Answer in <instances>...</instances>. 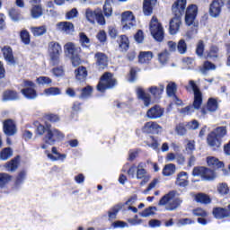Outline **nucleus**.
Segmentation results:
<instances>
[{
    "instance_id": "1",
    "label": "nucleus",
    "mask_w": 230,
    "mask_h": 230,
    "mask_svg": "<svg viewBox=\"0 0 230 230\" xmlns=\"http://www.w3.org/2000/svg\"><path fill=\"white\" fill-rule=\"evenodd\" d=\"M36 132L39 136H44V132H46V135L43 137V141L45 144L41 146V148H43V150H46V148H48V145H53L54 143H56L57 139H64V134L58 129H51L50 125L47 124L46 128L42 124L36 122Z\"/></svg>"
},
{
    "instance_id": "2",
    "label": "nucleus",
    "mask_w": 230,
    "mask_h": 230,
    "mask_svg": "<svg viewBox=\"0 0 230 230\" xmlns=\"http://www.w3.org/2000/svg\"><path fill=\"white\" fill-rule=\"evenodd\" d=\"M190 88L192 89L194 93V101L192 105L187 106L180 110V114H183V116L193 114V112H195V110L199 111L200 107H202V92H200V88H199L197 83H195V81L193 80L189 81V86H187L186 89L189 90Z\"/></svg>"
},
{
    "instance_id": "3",
    "label": "nucleus",
    "mask_w": 230,
    "mask_h": 230,
    "mask_svg": "<svg viewBox=\"0 0 230 230\" xmlns=\"http://www.w3.org/2000/svg\"><path fill=\"white\" fill-rule=\"evenodd\" d=\"M176 193L175 190H172L165 194L159 200L158 206H164L166 211H175L182 204V199L175 198Z\"/></svg>"
},
{
    "instance_id": "4",
    "label": "nucleus",
    "mask_w": 230,
    "mask_h": 230,
    "mask_svg": "<svg viewBox=\"0 0 230 230\" xmlns=\"http://www.w3.org/2000/svg\"><path fill=\"white\" fill-rule=\"evenodd\" d=\"M84 17L91 24H96L97 22L101 26H105V17L103 16V12L100 8L94 10L86 8Z\"/></svg>"
},
{
    "instance_id": "5",
    "label": "nucleus",
    "mask_w": 230,
    "mask_h": 230,
    "mask_svg": "<svg viewBox=\"0 0 230 230\" xmlns=\"http://www.w3.org/2000/svg\"><path fill=\"white\" fill-rule=\"evenodd\" d=\"M49 53L50 57V64L58 66L60 64V55L62 54V47L60 43L52 41L49 43Z\"/></svg>"
},
{
    "instance_id": "6",
    "label": "nucleus",
    "mask_w": 230,
    "mask_h": 230,
    "mask_svg": "<svg viewBox=\"0 0 230 230\" xmlns=\"http://www.w3.org/2000/svg\"><path fill=\"white\" fill-rule=\"evenodd\" d=\"M150 32L155 40L157 42H163V39H164V30L163 29V25L159 23L155 17H153L151 20Z\"/></svg>"
},
{
    "instance_id": "7",
    "label": "nucleus",
    "mask_w": 230,
    "mask_h": 230,
    "mask_svg": "<svg viewBox=\"0 0 230 230\" xmlns=\"http://www.w3.org/2000/svg\"><path fill=\"white\" fill-rule=\"evenodd\" d=\"M116 85V79L111 73H105L97 85V90L100 93H105L106 89H112Z\"/></svg>"
},
{
    "instance_id": "8",
    "label": "nucleus",
    "mask_w": 230,
    "mask_h": 230,
    "mask_svg": "<svg viewBox=\"0 0 230 230\" xmlns=\"http://www.w3.org/2000/svg\"><path fill=\"white\" fill-rule=\"evenodd\" d=\"M22 87L21 90L22 94L28 100H35L37 98V91H35V83L30 80H23Z\"/></svg>"
},
{
    "instance_id": "9",
    "label": "nucleus",
    "mask_w": 230,
    "mask_h": 230,
    "mask_svg": "<svg viewBox=\"0 0 230 230\" xmlns=\"http://www.w3.org/2000/svg\"><path fill=\"white\" fill-rule=\"evenodd\" d=\"M197 13H199V7L196 4H190L188 6L185 13V22L188 26H191L197 19Z\"/></svg>"
},
{
    "instance_id": "10",
    "label": "nucleus",
    "mask_w": 230,
    "mask_h": 230,
    "mask_svg": "<svg viewBox=\"0 0 230 230\" xmlns=\"http://www.w3.org/2000/svg\"><path fill=\"white\" fill-rule=\"evenodd\" d=\"M226 4V0H214L210 4L209 7V15L210 17L217 18L222 13V8H224Z\"/></svg>"
},
{
    "instance_id": "11",
    "label": "nucleus",
    "mask_w": 230,
    "mask_h": 230,
    "mask_svg": "<svg viewBox=\"0 0 230 230\" xmlns=\"http://www.w3.org/2000/svg\"><path fill=\"white\" fill-rule=\"evenodd\" d=\"M122 26L123 30H130L132 26H136V18L130 11H127L122 13Z\"/></svg>"
},
{
    "instance_id": "12",
    "label": "nucleus",
    "mask_w": 230,
    "mask_h": 230,
    "mask_svg": "<svg viewBox=\"0 0 230 230\" xmlns=\"http://www.w3.org/2000/svg\"><path fill=\"white\" fill-rule=\"evenodd\" d=\"M56 30L66 35H71L75 33V25L71 22H60L56 24Z\"/></svg>"
},
{
    "instance_id": "13",
    "label": "nucleus",
    "mask_w": 230,
    "mask_h": 230,
    "mask_svg": "<svg viewBox=\"0 0 230 230\" xmlns=\"http://www.w3.org/2000/svg\"><path fill=\"white\" fill-rule=\"evenodd\" d=\"M163 116H164V110L159 105L153 106L146 112V117L149 118V119H159L163 118Z\"/></svg>"
},
{
    "instance_id": "14",
    "label": "nucleus",
    "mask_w": 230,
    "mask_h": 230,
    "mask_svg": "<svg viewBox=\"0 0 230 230\" xmlns=\"http://www.w3.org/2000/svg\"><path fill=\"white\" fill-rule=\"evenodd\" d=\"M172 13L176 17H182L186 10V0H177L172 7Z\"/></svg>"
},
{
    "instance_id": "15",
    "label": "nucleus",
    "mask_w": 230,
    "mask_h": 230,
    "mask_svg": "<svg viewBox=\"0 0 230 230\" xmlns=\"http://www.w3.org/2000/svg\"><path fill=\"white\" fill-rule=\"evenodd\" d=\"M142 130L146 134H159V132L163 130V127H161L157 122L149 121L144 125Z\"/></svg>"
},
{
    "instance_id": "16",
    "label": "nucleus",
    "mask_w": 230,
    "mask_h": 230,
    "mask_svg": "<svg viewBox=\"0 0 230 230\" xmlns=\"http://www.w3.org/2000/svg\"><path fill=\"white\" fill-rule=\"evenodd\" d=\"M4 134L5 136H15L17 134V126L12 119L4 121Z\"/></svg>"
},
{
    "instance_id": "17",
    "label": "nucleus",
    "mask_w": 230,
    "mask_h": 230,
    "mask_svg": "<svg viewBox=\"0 0 230 230\" xmlns=\"http://www.w3.org/2000/svg\"><path fill=\"white\" fill-rule=\"evenodd\" d=\"M181 16H174L169 23V32L171 35H177L181 24Z\"/></svg>"
},
{
    "instance_id": "18",
    "label": "nucleus",
    "mask_w": 230,
    "mask_h": 230,
    "mask_svg": "<svg viewBox=\"0 0 230 230\" xmlns=\"http://www.w3.org/2000/svg\"><path fill=\"white\" fill-rule=\"evenodd\" d=\"M3 56L8 66H15V58L13 57V51L10 47H4L2 49Z\"/></svg>"
},
{
    "instance_id": "19",
    "label": "nucleus",
    "mask_w": 230,
    "mask_h": 230,
    "mask_svg": "<svg viewBox=\"0 0 230 230\" xmlns=\"http://www.w3.org/2000/svg\"><path fill=\"white\" fill-rule=\"evenodd\" d=\"M20 99L19 93L15 90H5L2 93L3 102H15Z\"/></svg>"
},
{
    "instance_id": "20",
    "label": "nucleus",
    "mask_w": 230,
    "mask_h": 230,
    "mask_svg": "<svg viewBox=\"0 0 230 230\" xmlns=\"http://www.w3.org/2000/svg\"><path fill=\"white\" fill-rule=\"evenodd\" d=\"M137 95L138 100H142L145 107H148L150 105L152 102V97H150V94L146 93L143 88L141 87L137 88Z\"/></svg>"
},
{
    "instance_id": "21",
    "label": "nucleus",
    "mask_w": 230,
    "mask_h": 230,
    "mask_svg": "<svg viewBox=\"0 0 230 230\" xmlns=\"http://www.w3.org/2000/svg\"><path fill=\"white\" fill-rule=\"evenodd\" d=\"M96 58V65L99 66L100 69H105L108 66L109 58H107V55L97 52L95 54Z\"/></svg>"
},
{
    "instance_id": "22",
    "label": "nucleus",
    "mask_w": 230,
    "mask_h": 230,
    "mask_svg": "<svg viewBox=\"0 0 230 230\" xmlns=\"http://www.w3.org/2000/svg\"><path fill=\"white\" fill-rule=\"evenodd\" d=\"M207 141H208V146H211L213 150H218V148H220L222 145V142H220V140L218 139V137L215 136V133H210L208 136Z\"/></svg>"
},
{
    "instance_id": "23",
    "label": "nucleus",
    "mask_w": 230,
    "mask_h": 230,
    "mask_svg": "<svg viewBox=\"0 0 230 230\" xmlns=\"http://www.w3.org/2000/svg\"><path fill=\"white\" fill-rule=\"evenodd\" d=\"M64 49L70 57L80 55V52L82 51V49L73 42L66 43L64 46Z\"/></svg>"
},
{
    "instance_id": "24",
    "label": "nucleus",
    "mask_w": 230,
    "mask_h": 230,
    "mask_svg": "<svg viewBox=\"0 0 230 230\" xmlns=\"http://www.w3.org/2000/svg\"><path fill=\"white\" fill-rule=\"evenodd\" d=\"M119 48L120 51H128L130 46V41L128 40V37L126 35H120L118 40Z\"/></svg>"
},
{
    "instance_id": "25",
    "label": "nucleus",
    "mask_w": 230,
    "mask_h": 230,
    "mask_svg": "<svg viewBox=\"0 0 230 230\" xmlns=\"http://www.w3.org/2000/svg\"><path fill=\"white\" fill-rule=\"evenodd\" d=\"M176 184L177 186H181V188H186L188 185V172H180L177 176Z\"/></svg>"
},
{
    "instance_id": "26",
    "label": "nucleus",
    "mask_w": 230,
    "mask_h": 230,
    "mask_svg": "<svg viewBox=\"0 0 230 230\" xmlns=\"http://www.w3.org/2000/svg\"><path fill=\"white\" fill-rule=\"evenodd\" d=\"M152 58H154V54L152 53V51L140 52L138 56V61L140 62V64H148V62H150Z\"/></svg>"
},
{
    "instance_id": "27",
    "label": "nucleus",
    "mask_w": 230,
    "mask_h": 230,
    "mask_svg": "<svg viewBox=\"0 0 230 230\" xmlns=\"http://www.w3.org/2000/svg\"><path fill=\"white\" fill-rule=\"evenodd\" d=\"M213 215L216 218H227L229 217V210L223 208H216L213 210Z\"/></svg>"
},
{
    "instance_id": "28",
    "label": "nucleus",
    "mask_w": 230,
    "mask_h": 230,
    "mask_svg": "<svg viewBox=\"0 0 230 230\" xmlns=\"http://www.w3.org/2000/svg\"><path fill=\"white\" fill-rule=\"evenodd\" d=\"M75 78L79 82H84L85 78H87V68H85L84 66H79L75 70Z\"/></svg>"
},
{
    "instance_id": "29",
    "label": "nucleus",
    "mask_w": 230,
    "mask_h": 230,
    "mask_svg": "<svg viewBox=\"0 0 230 230\" xmlns=\"http://www.w3.org/2000/svg\"><path fill=\"white\" fill-rule=\"evenodd\" d=\"M19 159L20 157L16 156L15 158L5 164V169L7 170V172H15V170L19 168Z\"/></svg>"
},
{
    "instance_id": "30",
    "label": "nucleus",
    "mask_w": 230,
    "mask_h": 230,
    "mask_svg": "<svg viewBox=\"0 0 230 230\" xmlns=\"http://www.w3.org/2000/svg\"><path fill=\"white\" fill-rule=\"evenodd\" d=\"M207 163L208 166H213L214 168H223L224 163L220 162L217 158H215V156H210L207 158Z\"/></svg>"
},
{
    "instance_id": "31",
    "label": "nucleus",
    "mask_w": 230,
    "mask_h": 230,
    "mask_svg": "<svg viewBox=\"0 0 230 230\" xmlns=\"http://www.w3.org/2000/svg\"><path fill=\"white\" fill-rule=\"evenodd\" d=\"M52 154L48 153L47 155L49 157V159H50V161H58V159H66V155H60V153H58V151H57V147H52Z\"/></svg>"
},
{
    "instance_id": "32",
    "label": "nucleus",
    "mask_w": 230,
    "mask_h": 230,
    "mask_svg": "<svg viewBox=\"0 0 230 230\" xmlns=\"http://www.w3.org/2000/svg\"><path fill=\"white\" fill-rule=\"evenodd\" d=\"M149 93H151L153 94V96H155V98H159V96H161V94H163V92L164 91V85L160 84L159 87L157 86H151L148 89Z\"/></svg>"
},
{
    "instance_id": "33",
    "label": "nucleus",
    "mask_w": 230,
    "mask_h": 230,
    "mask_svg": "<svg viewBox=\"0 0 230 230\" xmlns=\"http://www.w3.org/2000/svg\"><path fill=\"white\" fill-rule=\"evenodd\" d=\"M207 109L208 112H216V111L218 110V102H217V99L215 98L208 99Z\"/></svg>"
},
{
    "instance_id": "34",
    "label": "nucleus",
    "mask_w": 230,
    "mask_h": 230,
    "mask_svg": "<svg viewBox=\"0 0 230 230\" xmlns=\"http://www.w3.org/2000/svg\"><path fill=\"white\" fill-rule=\"evenodd\" d=\"M175 173V164H168L163 169V175L164 177H170V175H173Z\"/></svg>"
},
{
    "instance_id": "35",
    "label": "nucleus",
    "mask_w": 230,
    "mask_h": 230,
    "mask_svg": "<svg viewBox=\"0 0 230 230\" xmlns=\"http://www.w3.org/2000/svg\"><path fill=\"white\" fill-rule=\"evenodd\" d=\"M12 155H13V151L10 147H5L0 152L1 161H7Z\"/></svg>"
},
{
    "instance_id": "36",
    "label": "nucleus",
    "mask_w": 230,
    "mask_h": 230,
    "mask_svg": "<svg viewBox=\"0 0 230 230\" xmlns=\"http://www.w3.org/2000/svg\"><path fill=\"white\" fill-rule=\"evenodd\" d=\"M215 179H217V173L215 171L205 167L203 181H214Z\"/></svg>"
},
{
    "instance_id": "37",
    "label": "nucleus",
    "mask_w": 230,
    "mask_h": 230,
    "mask_svg": "<svg viewBox=\"0 0 230 230\" xmlns=\"http://www.w3.org/2000/svg\"><path fill=\"white\" fill-rule=\"evenodd\" d=\"M91 96H93V87L88 85L82 89L79 98L81 100H87V98H91Z\"/></svg>"
},
{
    "instance_id": "38",
    "label": "nucleus",
    "mask_w": 230,
    "mask_h": 230,
    "mask_svg": "<svg viewBox=\"0 0 230 230\" xmlns=\"http://www.w3.org/2000/svg\"><path fill=\"white\" fill-rule=\"evenodd\" d=\"M79 42L83 48H89L91 46V40L84 32L79 33Z\"/></svg>"
},
{
    "instance_id": "39",
    "label": "nucleus",
    "mask_w": 230,
    "mask_h": 230,
    "mask_svg": "<svg viewBox=\"0 0 230 230\" xmlns=\"http://www.w3.org/2000/svg\"><path fill=\"white\" fill-rule=\"evenodd\" d=\"M112 0H106L103 6V13L106 17H111L112 15Z\"/></svg>"
},
{
    "instance_id": "40",
    "label": "nucleus",
    "mask_w": 230,
    "mask_h": 230,
    "mask_svg": "<svg viewBox=\"0 0 230 230\" xmlns=\"http://www.w3.org/2000/svg\"><path fill=\"white\" fill-rule=\"evenodd\" d=\"M176 48L180 55H185L186 51H188V44H186V40H180Z\"/></svg>"
},
{
    "instance_id": "41",
    "label": "nucleus",
    "mask_w": 230,
    "mask_h": 230,
    "mask_svg": "<svg viewBox=\"0 0 230 230\" xmlns=\"http://www.w3.org/2000/svg\"><path fill=\"white\" fill-rule=\"evenodd\" d=\"M12 181V176L5 172L0 173V188H4Z\"/></svg>"
},
{
    "instance_id": "42",
    "label": "nucleus",
    "mask_w": 230,
    "mask_h": 230,
    "mask_svg": "<svg viewBox=\"0 0 230 230\" xmlns=\"http://www.w3.org/2000/svg\"><path fill=\"white\" fill-rule=\"evenodd\" d=\"M215 69H217V66L215 64L210 61H205L203 64V68L200 69V72L203 75H206L207 71H215Z\"/></svg>"
},
{
    "instance_id": "43",
    "label": "nucleus",
    "mask_w": 230,
    "mask_h": 230,
    "mask_svg": "<svg viewBox=\"0 0 230 230\" xmlns=\"http://www.w3.org/2000/svg\"><path fill=\"white\" fill-rule=\"evenodd\" d=\"M31 15L32 19H39V17L42 16V7L34 5L31 10Z\"/></svg>"
},
{
    "instance_id": "44",
    "label": "nucleus",
    "mask_w": 230,
    "mask_h": 230,
    "mask_svg": "<svg viewBox=\"0 0 230 230\" xmlns=\"http://www.w3.org/2000/svg\"><path fill=\"white\" fill-rule=\"evenodd\" d=\"M146 170H145V164L139 163L137 167V179H145Z\"/></svg>"
},
{
    "instance_id": "45",
    "label": "nucleus",
    "mask_w": 230,
    "mask_h": 230,
    "mask_svg": "<svg viewBox=\"0 0 230 230\" xmlns=\"http://www.w3.org/2000/svg\"><path fill=\"white\" fill-rule=\"evenodd\" d=\"M196 202H200V204H209L211 202V199L209 197L204 193H199L195 196Z\"/></svg>"
},
{
    "instance_id": "46",
    "label": "nucleus",
    "mask_w": 230,
    "mask_h": 230,
    "mask_svg": "<svg viewBox=\"0 0 230 230\" xmlns=\"http://www.w3.org/2000/svg\"><path fill=\"white\" fill-rule=\"evenodd\" d=\"M122 208H123L122 204H118V205L114 206L111 208V210L109 212V218H111V220L116 219L118 213H119V210H121Z\"/></svg>"
},
{
    "instance_id": "47",
    "label": "nucleus",
    "mask_w": 230,
    "mask_h": 230,
    "mask_svg": "<svg viewBox=\"0 0 230 230\" xmlns=\"http://www.w3.org/2000/svg\"><path fill=\"white\" fill-rule=\"evenodd\" d=\"M31 32L33 33L34 37H40V35H44L48 31L46 26H40V27H32L31 28Z\"/></svg>"
},
{
    "instance_id": "48",
    "label": "nucleus",
    "mask_w": 230,
    "mask_h": 230,
    "mask_svg": "<svg viewBox=\"0 0 230 230\" xmlns=\"http://www.w3.org/2000/svg\"><path fill=\"white\" fill-rule=\"evenodd\" d=\"M44 93L47 94V96H58V94H61L62 92L58 87H50L45 89Z\"/></svg>"
},
{
    "instance_id": "49",
    "label": "nucleus",
    "mask_w": 230,
    "mask_h": 230,
    "mask_svg": "<svg viewBox=\"0 0 230 230\" xmlns=\"http://www.w3.org/2000/svg\"><path fill=\"white\" fill-rule=\"evenodd\" d=\"M212 134H215L216 137H224L226 134H227V128L222 126L218 127L214 131L211 132Z\"/></svg>"
},
{
    "instance_id": "50",
    "label": "nucleus",
    "mask_w": 230,
    "mask_h": 230,
    "mask_svg": "<svg viewBox=\"0 0 230 230\" xmlns=\"http://www.w3.org/2000/svg\"><path fill=\"white\" fill-rule=\"evenodd\" d=\"M218 47L212 46L209 51L207 52V58H218Z\"/></svg>"
},
{
    "instance_id": "51",
    "label": "nucleus",
    "mask_w": 230,
    "mask_h": 230,
    "mask_svg": "<svg viewBox=\"0 0 230 230\" xmlns=\"http://www.w3.org/2000/svg\"><path fill=\"white\" fill-rule=\"evenodd\" d=\"M143 12L145 15H152V12H153L152 2L148 0L144 1Z\"/></svg>"
},
{
    "instance_id": "52",
    "label": "nucleus",
    "mask_w": 230,
    "mask_h": 230,
    "mask_svg": "<svg viewBox=\"0 0 230 230\" xmlns=\"http://www.w3.org/2000/svg\"><path fill=\"white\" fill-rule=\"evenodd\" d=\"M155 211H157V208L155 207H149L141 213V217L144 218H146L148 217H152V215H155Z\"/></svg>"
},
{
    "instance_id": "53",
    "label": "nucleus",
    "mask_w": 230,
    "mask_h": 230,
    "mask_svg": "<svg viewBox=\"0 0 230 230\" xmlns=\"http://www.w3.org/2000/svg\"><path fill=\"white\" fill-rule=\"evenodd\" d=\"M166 93L169 96H175V93H177V84H175V83H169L166 87Z\"/></svg>"
},
{
    "instance_id": "54",
    "label": "nucleus",
    "mask_w": 230,
    "mask_h": 230,
    "mask_svg": "<svg viewBox=\"0 0 230 230\" xmlns=\"http://www.w3.org/2000/svg\"><path fill=\"white\" fill-rule=\"evenodd\" d=\"M9 15L13 21H21V11H19V9H11Z\"/></svg>"
},
{
    "instance_id": "55",
    "label": "nucleus",
    "mask_w": 230,
    "mask_h": 230,
    "mask_svg": "<svg viewBox=\"0 0 230 230\" xmlns=\"http://www.w3.org/2000/svg\"><path fill=\"white\" fill-rule=\"evenodd\" d=\"M217 191L219 195H227V193H229L227 183H219L217 185Z\"/></svg>"
},
{
    "instance_id": "56",
    "label": "nucleus",
    "mask_w": 230,
    "mask_h": 230,
    "mask_svg": "<svg viewBox=\"0 0 230 230\" xmlns=\"http://www.w3.org/2000/svg\"><path fill=\"white\" fill-rule=\"evenodd\" d=\"M193 224H195V220H193V219H191V218L186 217V218H181V219H179V220H178V223H177V226H178L179 227H181V226H191V225H193Z\"/></svg>"
},
{
    "instance_id": "57",
    "label": "nucleus",
    "mask_w": 230,
    "mask_h": 230,
    "mask_svg": "<svg viewBox=\"0 0 230 230\" xmlns=\"http://www.w3.org/2000/svg\"><path fill=\"white\" fill-rule=\"evenodd\" d=\"M206 167H195L192 171L193 177H201L204 178V172Z\"/></svg>"
},
{
    "instance_id": "58",
    "label": "nucleus",
    "mask_w": 230,
    "mask_h": 230,
    "mask_svg": "<svg viewBox=\"0 0 230 230\" xmlns=\"http://www.w3.org/2000/svg\"><path fill=\"white\" fill-rule=\"evenodd\" d=\"M78 17V10L76 8H73L66 13V21H71V19H75Z\"/></svg>"
},
{
    "instance_id": "59",
    "label": "nucleus",
    "mask_w": 230,
    "mask_h": 230,
    "mask_svg": "<svg viewBox=\"0 0 230 230\" xmlns=\"http://www.w3.org/2000/svg\"><path fill=\"white\" fill-rule=\"evenodd\" d=\"M20 37L23 44L26 46L30 44V32H28V31H22Z\"/></svg>"
},
{
    "instance_id": "60",
    "label": "nucleus",
    "mask_w": 230,
    "mask_h": 230,
    "mask_svg": "<svg viewBox=\"0 0 230 230\" xmlns=\"http://www.w3.org/2000/svg\"><path fill=\"white\" fill-rule=\"evenodd\" d=\"M175 132L178 136H186V128L184 127V124L180 123L175 127Z\"/></svg>"
},
{
    "instance_id": "61",
    "label": "nucleus",
    "mask_w": 230,
    "mask_h": 230,
    "mask_svg": "<svg viewBox=\"0 0 230 230\" xmlns=\"http://www.w3.org/2000/svg\"><path fill=\"white\" fill-rule=\"evenodd\" d=\"M196 53L198 57H203L204 55V41L199 40L197 44Z\"/></svg>"
},
{
    "instance_id": "62",
    "label": "nucleus",
    "mask_w": 230,
    "mask_h": 230,
    "mask_svg": "<svg viewBox=\"0 0 230 230\" xmlns=\"http://www.w3.org/2000/svg\"><path fill=\"white\" fill-rule=\"evenodd\" d=\"M185 150L187 154H193L195 150V141L193 140H188L187 145L185 146Z\"/></svg>"
},
{
    "instance_id": "63",
    "label": "nucleus",
    "mask_w": 230,
    "mask_h": 230,
    "mask_svg": "<svg viewBox=\"0 0 230 230\" xmlns=\"http://www.w3.org/2000/svg\"><path fill=\"white\" fill-rule=\"evenodd\" d=\"M111 226L114 229H124V227H128V224H127L125 221H115L111 224Z\"/></svg>"
},
{
    "instance_id": "64",
    "label": "nucleus",
    "mask_w": 230,
    "mask_h": 230,
    "mask_svg": "<svg viewBox=\"0 0 230 230\" xmlns=\"http://www.w3.org/2000/svg\"><path fill=\"white\" fill-rule=\"evenodd\" d=\"M158 60L161 64H166L168 62V52L164 51L158 54Z\"/></svg>"
}]
</instances>
